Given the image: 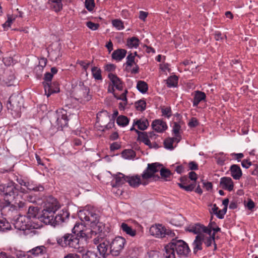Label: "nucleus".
<instances>
[{
	"instance_id": "f257e3e1",
	"label": "nucleus",
	"mask_w": 258,
	"mask_h": 258,
	"mask_svg": "<svg viewBox=\"0 0 258 258\" xmlns=\"http://www.w3.org/2000/svg\"><path fill=\"white\" fill-rule=\"evenodd\" d=\"M161 166L158 163H153L148 164L146 169L142 174V177L143 180H147L151 178H153L154 180H157L160 178L164 179L165 181H170L172 173L171 171L165 168H162L160 170L161 177L155 175V173L159 170V168Z\"/></svg>"
},
{
	"instance_id": "f03ea898",
	"label": "nucleus",
	"mask_w": 258,
	"mask_h": 258,
	"mask_svg": "<svg viewBox=\"0 0 258 258\" xmlns=\"http://www.w3.org/2000/svg\"><path fill=\"white\" fill-rule=\"evenodd\" d=\"M19 185L11 181L0 184V195L4 198V201H13L18 195Z\"/></svg>"
},
{
	"instance_id": "7ed1b4c3",
	"label": "nucleus",
	"mask_w": 258,
	"mask_h": 258,
	"mask_svg": "<svg viewBox=\"0 0 258 258\" xmlns=\"http://www.w3.org/2000/svg\"><path fill=\"white\" fill-rule=\"evenodd\" d=\"M165 249L169 254L170 250H172L174 255L175 250L178 255L183 257L187 256L190 252L187 244L182 240L172 239V241L165 247Z\"/></svg>"
},
{
	"instance_id": "20e7f679",
	"label": "nucleus",
	"mask_w": 258,
	"mask_h": 258,
	"mask_svg": "<svg viewBox=\"0 0 258 258\" xmlns=\"http://www.w3.org/2000/svg\"><path fill=\"white\" fill-rule=\"evenodd\" d=\"M80 237L74 233H66L61 237L56 238L57 244L62 247L79 249L80 248Z\"/></svg>"
},
{
	"instance_id": "39448f33",
	"label": "nucleus",
	"mask_w": 258,
	"mask_h": 258,
	"mask_svg": "<svg viewBox=\"0 0 258 258\" xmlns=\"http://www.w3.org/2000/svg\"><path fill=\"white\" fill-rule=\"evenodd\" d=\"M75 98L82 103H85L92 98L90 95V89L84 82L79 81L74 88Z\"/></svg>"
},
{
	"instance_id": "423d86ee",
	"label": "nucleus",
	"mask_w": 258,
	"mask_h": 258,
	"mask_svg": "<svg viewBox=\"0 0 258 258\" xmlns=\"http://www.w3.org/2000/svg\"><path fill=\"white\" fill-rule=\"evenodd\" d=\"M11 201H4V204L1 209L2 214L11 220L19 216L18 207L11 204Z\"/></svg>"
},
{
	"instance_id": "0eeeda50",
	"label": "nucleus",
	"mask_w": 258,
	"mask_h": 258,
	"mask_svg": "<svg viewBox=\"0 0 258 258\" xmlns=\"http://www.w3.org/2000/svg\"><path fill=\"white\" fill-rule=\"evenodd\" d=\"M23 104V99L21 95L19 94H12L9 98L7 103V107L9 110L14 111L17 113L21 111V107Z\"/></svg>"
},
{
	"instance_id": "6e6552de",
	"label": "nucleus",
	"mask_w": 258,
	"mask_h": 258,
	"mask_svg": "<svg viewBox=\"0 0 258 258\" xmlns=\"http://www.w3.org/2000/svg\"><path fill=\"white\" fill-rule=\"evenodd\" d=\"M149 231L152 235L158 238H163L166 235L173 237L174 235V234L170 230L166 229L161 224H156L152 226Z\"/></svg>"
},
{
	"instance_id": "1a4fd4ad",
	"label": "nucleus",
	"mask_w": 258,
	"mask_h": 258,
	"mask_svg": "<svg viewBox=\"0 0 258 258\" xmlns=\"http://www.w3.org/2000/svg\"><path fill=\"white\" fill-rule=\"evenodd\" d=\"M125 243V239L120 236L116 237L113 239L111 242H110L111 255L118 256L122 251Z\"/></svg>"
},
{
	"instance_id": "9d476101",
	"label": "nucleus",
	"mask_w": 258,
	"mask_h": 258,
	"mask_svg": "<svg viewBox=\"0 0 258 258\" xmlns=\"http://www.w3.org/2000/svg\"><path fill=\"white\" fill-rule=\"evenodd\" d=\"M79 217L81 221L90 223V226L92 224H95L99 221L98 215L89 210L80 211Z\"/></svg>"
},
{
	"instance_id": "9b49d317",
	"label": "nucleus",
	"mask_w": 258,
	"mask_h": 258,
	"mask_svg": "<svg viewBox=\"0 0 258 258\" xmlns=\"http://www.w3.org/2000/svg\"><path fill=\"white\" fill-rule=\"evenodd\" d=\"M25 218V217L20 216V215L15 218L13 220V224L15 227L17 229L23 231H25L27 229H36L37 228V226L36 225L26 223Z\"/></svg>"
},
{
	"instance_id": "f8f14e48",
	"label": "nucleus",
	"mask_w": 258,
	"mask_h": 258,
	"mask_svg": "<svg viewBox=\"0 0 258 258\" xmlns=\"http://www.w3.org/2000/svg\"><path fill=\"white\" fill-rule=\"evenodd\" d=\"M97 122L102 126H104L106 129L111 128L114 125V120L106 124L107 122L110 120V115L107 111H103L99 112L97 115Z\"/></svg>"
},
{
	"instance_id": "ddd939ff",
	"label": "nucleus",
	"mask_w": 258,
	"mask_h": 258,
	"mask_svg": "<svg viewBox=\"0 0 258 258\" xmlns=\"http://www.w3.org/2000/svg\"><path fill=\"white\" fill-rule=\"evenodd\" d=\"M54 212L49 211L43 209L42 211V214L40 216L38 217V218L40 220L43 222L44 224L47 225L50 224L51 225L55 226V217L54 216Z\"/></svg>"
},
{
	"instance_id": "4468645a",
	"label": "nucleus",
	"mask_w": 258,
	"mask_h": 258,
	"mask_svg": "<svg viewBox=\"0 0 258 258\" xmlns=\"http://www.w3.org/2000/svg\"><path fill=\"white\" fill-rule=\"evenodd\" d=\"M97 249L103 258H107L109 255L111 254L110 242L106 239L101 241L97 245Z\"/></svg>"
},
{
	"instance_id": "2eb2a0df",
	"label": "nucleus",
	"mask_w": 258,
	"mask_h": 258,
	"mask_svg": "<svg viewBox=\"0 0 258 258\" xmlns=\"http://www.w3.org/2000/svg\"><path fill=\"white\" fill-rule=\"evenodd\" d=\"M59 208L60 205L55 198L52 196H49L47 198L44 209L55 212Z\"/></svg>"
},
{
	"instance_id": "dca6fc26",
	"label": "nucleus",
	"mask_w": 258,
	"mask_h": 258,
	"mask_svg": "<svg viewBox=\"0 0 258 258\" xmlns=\"http://www.w3.org/2000/svg\"><path fill=\"white\" fill-rule=\"evenodd\" d=\"M187 230L198 235H202V232L207 233L209 235L211 234V229L200 224H197L189 228Z\"/></svg>"
},
{
	"instance_id": "f3484780",
	"label": "nucleus",
	"mask_w": 258,
	"mask_h": 258,
	"mask_svg": "<svg viewBox=\"0 0 258 258\" xmlns=\"http://www.w3.org/2000/svg\"><path fill=\"white\" fill-rule=\"evenodd\" d=\"M45 94L48 97L52 93H57L59 91L58 84L56 82L52 84L48 82H43Z\"/></svg>"
},
{
	"instance_id": "a211bd4d",
	"label": "nucleus",
	"mask_w": 258,
	"mask_h": 258,
	"mask_svg": "<svg viewBox=\"0 0 258 258\" xmlns=\"http://www.w3.org/2000/svg\"><path fill=\"white\" fill-rule=\"evenodd\" d=\"M54 115L56 118V121L58 126L63 127L67 125L68 119L66 111L57 112Z\"/></svg>"
},
{
	"instance_id": "6ab92c4d",
	"label": "nucleus",
	"mask_w": 258,
	"mask_h": 258,
	"mask_svg": "<svg viewBox=\"0 0 258 258\" xmlns=\"http://www.w3.org/2000/svg\"><path fill=\"white\" fill-rule=\"evenodd\" d=\"M84 226L83 224L77 223L72 229V233L76 234L79 236L80 238H85V239H87L89 238V236L84 232Z\"/></svg>"
},
{
	"instance_id": "aec40b11",
	"label": "nucleus",
	"mask_w": 258,
	"mask_h": 258,
	"mask_svg": "<svg viewBox=\"0 0 258 258\" xmlns=\"http://www.w3.org/2000/svg\"><path fill=\"white\" fill-rule=\"evenodd\" d=\"M220 186L225 190L229 191L233 189L234 183L231 178L229 177H223L220 179Z\"/></svg>"
},
{
	"instance_id": "412c9836",
	"label": "nucleus",
	"mask_w": 258,
	"mask_h": 258,
	"mask_svg": "<svg viewBox=\"0 0 258 258\" xmlns=\"http://www.w3.org/2000/svg\"><path fill=\"white\" fill-rule=\"evenodd\" d=\"M108 78L112 83V86L120 91L123 89V83L122 81L115 75L112 73L108 74Z\"/></svg>"
},
{
	"instance_id": "4be33fe9",
	"label": "nucleus",
	"mask_w": 258,
	"mask_h": 258,
	"mask_svg": "<svg viewBox=\"0 0 258 258\" xmlns=\"http://www.w3.org/2000/svg\"><path fill=\"white\" fill-rule=\"evenodd\" d=\"M90 227L91 235L94 234L96 235L97 234H99L100 235H101V233L104 232L105 229V224L99 221H97L96 223L92 224Z\"/></svg>"
},
{
	"instance_id": "5701e85b",
	"label": "nucleus",
	"mask_w": 258,
	"mask_h": 258,
	"mask_svg": "<svg viewBox=\"0 0 258 258\" xmlns=\"http://www.w3.org/2000/svg\"><path fill=\"white\" fill-rule=\"evenodd\" d=\"M152 126L154 130L159 133L165 131L167 128L166 122L160 119L154 120Z\"/></svg>"
},
{
	"instance_id": "b1692460",
	"label": "nucleus",
	"mask_w": 258,
	"mask_h": 258,
	"mask_svg": "<svg viewBox=\"0 0 258 258\" xmlns=\"http://www.w3.org/2000/svg\"><path fill=\"white\" fill-rule=\"evenodd\" d=\"M30 252H31L33 255L35 256L39 255L40 254V256H43L42 258H48L47 249L43 245L34 247L32 249Z\"/></svg>"
},
{
	"instance_id": "393cba45",
	"label": "nucleus",
	"mask_w": 258,
	"mask_h": 258,
	"mask_svg": "<svg viewBox=\"0 0 258 258\" xmlns=\"http://www.w3.org/2000/svg\"><path fill=\"white\" fill-rule=\"evenodd\" d=\"M126 182H127L131 186L134 187L138 186L140 184H142L143 185H146L148 184L147 182H142L140 177L138 175L133 176H126Z\"/></svg>"
},
{
	"instance_id": "a878e982",
	"label": "nucleus",
	"mask_w": 258,
	"mask_h": 258,
	"mask_svg": "<svg viewBox=\"0 0 258 258\" xmlns=\"http://www.w3.org/2000/svg\"><path fill=\"white\" fill-rule=\"evenodd\" d=\"M204 239V236L203 235H197L196 236L192 243L194 246L193 251L195 254H196L199 250L202 249V244Z\"/></svg>"
},
{
	"instance_id": "bb28decb",
	"label": "nucleus",
	"mask_w": 258,
	"mask_h": 258,
	"mask_svg": "<svg viewBox=\"0 0 258 258\" xmlns=\"http://www.w3.org/2000/svg\"><path fill=\"white\" fill-rule=\"evenodd\" d=\"M231 175L235 180H239L242 176V173L240 167L236 164L232 165L230 168Z\"/></svg>"
},
{
	"instance_id": "cd10ccee",
	"label": "nucleus",
	"mask_w": 258,
	"mask_h": 258,
	"mask_svg": "<svg viewBox=\"0 0 258 258\" xmlns=\"http://www.w3.org/2000/svg\"><path fill=\"white\" fill-rule=\"evenodd\" d=\"M70 214L67 210L60 211L55 217V224L61 223L69 217Z\"/></svg>"
},
{
	"instance_id": "c85d7f7f",
	"label": "nucleus",
	"mask_w": 258,
	"mask_h": 258,
	"mask_svg": "<svg viewBox=\"0 0 258 258\" xmlns=\"http://www.w3.org/2000/svg\"><path fill=\"white\" fill-rule=\"evenodd\" d=\"M115 183H112V187H118L122 185L125 181H126L127 178L126 176H125L122 173L119 172L115 175Z\"/></svg>"
},
{
	"instance_id": "c756f323",
	"label": "nucleus",
	"mask_w": 258,
	"mask_h": 258,
	"mask_svg": "<svg viewBox=\"0 0 258 258\" xmlns=\"http://www.w3.org/2000/svg\"><path fill=\"white\" fill-rule=\"evenodd\" d=\"M126 53V50L124 49H118L113 52L112 57L116 60L120 61L125 57Z\"/></svg>"
},
{
	"instance_id": "7c9ffc66",
	"label": "nucleus",
	"mask_w": 258,
	"mask_h": 258,
	"mask_svg": "<svg viewBox=\"0 0 258 258\" xmlns=\"http://www.w3.org/2000/svg\"><path fill=\"white\" fill-rule=\"evenodd\" d=\"M120 229L123 232L131 236L134 237L136 235V231L133 229L131 226H128L125 223H121Z\"/></svg>"
},
{
	"instance_id": "2f4dec72",
	"label": "nucleus",
	"mask_w": 258,
	"mask_h": 258,
	"mask_svg": "<svg viewBox=\"0 0 258 258\" xmlns=\"http://www.w3.org/2000/svg\"><path fill=\"white\" fill-rule=\"evenodd\" d=\"M206 98V94L205 93L197 91L194 97L193 105L194 106H197L199 103Z\"/></svg>"
},
{
	"instance_id": "473e14b6",
	"label": "nucleus",
	"mask_w": 258,
	"mask_h": 258,
	"mask_svg": "<svg viewBox=\"0 0 258 258\" xmlns=\"http://www.w3.org/2000/svg\"><path fill=\"white\" fill-rule=\"evenodd\" d=\"M28 208L27 217L29 219L36 218L39 211L38 207L29 206Z\"/></svg>"
},
{
	"instance_id": "72a5a7b5",
	"label": "nucleus",
	"mask_w": 258,
	"mask_h": 258,
	"mask_svg": "<svg viewBox=\"0 0 258 258\" xmlns=\"http://www.w3.org/2000/svg\"><path fill=\"white\" fill-rule=\"evenodd\" d=\"M11 228V224L6 218H0V231L5 232Z\"/></svg>"
},
{
	"instance_id": "f704fd0d",
	"label": "nucleus",
	"mask_w": 258,
	"mask_h": 258,
	"mask_svg": "<svg viewBox=\"0 0 258 258\" xmlns=\"http://www.w3.org/2000/svg\"><path fill=\"white\" fill-rule=\"evenodd\" d=\"M181 126L178 123L174 122L173 126V133L175 135V140L177 141V143H178L181 139V136L179 134V131Z\"/></svg>"
},
{
	"instance_id": "c9c22d12",
	"label": "nucleus",
	"mask_w": 258,
	"mask_h": 258,
	"mask_svg": "<svg viewBox=\"0 0 258 258\" xmlns=\"http://www.w3.org/2000/svg\"><path fill=\"white\" fill-rule=\"evenodd\" d=\"M137 125L139 130L144 131L148 126L149 122L147 119L143 120L139 119L134 122V125Z\"/></svg>"
},
{
	"instance_id": "e433bc0d",
	"label": "nucleus",
	"mask_w": 258,
	"mask_h": 258,
	"mask_svg": "<svg viewBox=\"0 0 258 258\" xmlns=\"http://www.w3.org/2000/svg\"><path fill=\"white\" fill-rule=\"evenodd\" d=\"M127 93V90H125L124 92L122 93L119 96H118L115 93H114V97L117 99L121 100L124 101V103H120L119 105L120 107L124 108V106L127 103L126 94Z\"/></svg>"
},
{
	"instance_id": "4c0bfd02",
	"label": "nucleus",
	"mask_w": 258,
	"mask_h": 258,
	"mask_svg": "<svg viewBox=\"0 0 258 258\" xmlns=\"http://www.w3.org/2000/svg\"><path fill=\"white\" fill-rule=\"evenodd\" d=\"M139 44V40L136 37H133L127 40V45L130 48H137Z\"/></svg>"
},
{
	"instance_id": "58836bf2",
	"label": "nucleus",
	"mask_w": 258,
	"mask_h": 258,
	"mask_svg": "<svg viewBox=\"0 0 258 258\" xmlns=\"http://www.w3.org/2000/svg\"><path fill=\"white\" fill-rule=\"evenodd\" d=\"M137 88L140 92L145 93L148 90V84L144 81H139L137 83Z\"/></svg>"
},
{
	"instance_id": "ea45409f",
	"label": "nucleus",
	"mask_w": 258,
	"mask_h": 258,
	"mask_svg": "<svg viewBox=\"0 0 258 258\" xmlns=\"http://www.w3.org/2000/svg\"><path fill=\"white\" fill-rule=\"evenodd\" d=\"M146 135L147 137H145L146 139H143V143L146 145H150V139L151 140L155 139L156 138L157 135L154 132H146Z\"/></svg>"
},
{
	"instance_id": "a19ab883",
	"label": "nucleus",
	"mask_w": 258,
	"mask_h": 258,
	"mask_svg": "<svg viewBox=\"0 0 258 258\" xmlns=\"http://www.w3.org/2000/svg\"><path fill=\"white\" fill-rule=\"evenodd\" d=\"M166 81L168 87H175L178 83V78L176 76H170L168 78Z\"/></svg>"
},
{
	"instance_id": "79ce46f5",
	"label": "nucleus",
	"mask_w": 258,
	"mask_h": 258,
	"mask_svg": "<svg viewBox=\"0 0 258 258\" xmlns=\"http://www.w3.org/2000/svg\"><path fill=\"white\" fill-rule=\"evenodd\" d=\"M47 59L45 58H41L39 61L38 65L35 68V71L36 72L39 71L40 73H41L43 68L46 66L47 63Z\"/></svg>"
},
{
	"instance_id": "37998d69",
	"label": "nucleus",
	"mask_w": 258,
	"mask_h": 258,
	"mask_svg": "<svg viewBox=\"0 0 258 258\" xmlns=\"http://www.w3.org/2000/svg\"><path fill=\"white\" fill-rule=\"evenodd\" d=\"M92 73L93 77L98 80H101L102 79L101 76V71L100 69L97 67H94L92 68Z\"/></svg>"
},
{
	"instance_id": "c03bdc74",
	"label": "nucleus",
	"mask_w": 258,
	"mask_h": 258,
	"mask_svg": "<svg viewBox=\"0 0 258 258\" xmlns=\"http://www.w3.org/2000/svg\"><path fill=\"white\" fill-rule=\"evenodd\" d=\"M128 122L129 120L128 118L123 115L119 116L116 119L117 123L122 126L126 125L128 123Z\"/></svg>"
},
{
	"instance_id": "a18cd8bd",
	"label": "nucleus",
	"mask_w": 258,
	"mask_h": 258,
	"mask_svg": "<svg viewBox=\"0 0 258 258\" xmlns=\"http://www.w3.org/2000/svg\"><path fill=\"white\" fill-rule=\"evenodd\" d=\"M135 105L136 108L139 111H143L146 109V103L144 100H140L136 102Z\"/></svg>"
},
{
	"instance_id": "49530a36",
	"label": "nucleus",
	"mask_w": 258,
	"mask_h": 258,
	"mask_svg": "<svg viewBox=\"0 0 258 258\" xmlns=\"http://www.w3.org/2000/svg\"><path fill=\"white\" fill-rule=\"evenodd\" d=\"M174 141H176L177 142V141L175 140V137L169 138L165 139L164 142L165 148L168 149H173V143Z\"/></svg>"
},
{
	"instance_id": "de8ad7c7",
	"label": "nucleus",
	"mask_w": 258,
	"mask_h": 258,
	"mask_svg": "<svg viewBox=\"0 0 258 258\" xmlns=\"http://www.w3.org/2000/svg\"><path fill=\"white\" fill-rule=\"evenodd\" d=\"M136 155L135 152L132 149L125 150L122 152V156L125 159H131Z\"/></svg>"
},
{
	"instance_id": "09e8293b",
	"label": "nucleus",
	"mask_w": 258,
	"mask_h": 258,
	"mask_svg": "<svg viewBox=\"0 0 258 258\" xmlns=\"http://www.w3.org/2000/svg\"><path fill=\"white\" fill-rule=\"evenodd\" d=\"M179 187L187 191H191L193 190L196 186V182H192L189 184H183V183H178Z\"/></svg>"
},
{
	"instance_id": "8fccbe9b",
	"label": "nucleus",
	"mask_w": 258,
	"mask_h": 258,
	"mask_svg": "<svg viewBox=\"0 0 258 258\" xmlns=\"http://www.w3.org/2000/svg\"><path fill=\"white\" fill-rule=\"evenodd\" d=\"M112 24L113 27H115L117 30H120L124 28L123 22L118 19H115L112 21Z\"/></svg>"
},
{
	"instance_id": "3c124183",
	"label": "nucleus",
	"mask_w": 258,
	"mask_h": 258,
	"mask_svg": "<svg viewBox=\"0 0 258 258\" xmlns=\"http://www.w3.org/2000/svg\"><path fill=\"white\" fill-rule=\"evenodd\" d=\"M127 61L125 63L127 67H131L133 63H135V55H134L132 53L129 54L126 57Z\"/></svg>"
},
{
	"instance_id": "603ef678",
	"label": "nucleus",
	"mask_w": 258,
	"mask_h": 258,
	"mask_svg": "<svg viewBox=\"0 0 258 258\" xmlns=\"http://www.w3.org/2000/svg\"><path fill=\"white\" fill-rule=\"evenodd\" d=\"M85 7L89 11L93 10L95 7L94 0H85Z\"/></svg>"
},
{
	"instance_id": "864d4df0",
	"label": "nucleus",
	"mask_w": 258,
	"mask_h": 258,
	"mask_svg": "<svg viewBox=\"0 0 258 258\" xmlns=\"http://www.w3.org/2000/svg\"><path fill=\"white\" fill-rule=\"evenodd\" d=\"M86 26L92 30H96L99 27V24L98 23H94L91 21L86 22Z\"/></svg>"
},
{
	"instance_id": "5fc2aeb1",
	"label": "nucleus",
	"mask_w": 258,
	"mask_h": 258,
	"mask_svg": "<svg viewBox=\"0 0 258 258\" xmlns=\"http://www.w3.org/2000/svg\"><path fill=\"white\" fill-rule=\"evenodd\" d=\"M83 258H97V255L94 251L88 250L85 254H83Z\"/></svg>"
},
{
	"instance_id": "6e6d98bb",
	"label": "nucleus",
	"mask_w": 258,
	"mask_h": 258,
	"mask_svg": "<svg viewBox=\"0 0 258 258\" xmlns=\"http://www.w3.org/2000/svg\"><path fill=\"white\" fill-rule=\"evenodd\" d=\"M16 255L17 258H33L32 256L26 254L24 251H18L16 252Z\"/></svg>"
},
{
	"instance_id": "4d7b16f0",
	"label": "nucleus",
	"mask_w": 258,
	"mask_h": 258,
	"mask_svg": "<svg viewBox=\"0 0 258 258\" xmlns=\"http://www.w3.org/2000/svg\"><path fill=\"white\" fill-rule=\"evenodd\" d=\"M135 131L138 135V140H140L143 142V139H146L145 137H147L146 132H142L136 129Z\"/></svg>"
},
{
	"instance_id": "13d9d810",
	"label": "nucleus",
	"mask_w": 258,
	"mask_h": 258,
	"mask_svg": "<svg viewBox=\"0 0 258 258\" xmlns=\"http://www.w3.org/2000/svg\"><path fill=\"white\" fill-rule=\"evenodd\" d=\"M210 236V237L207 239L205 242L207 247L210 246L213 242H215V233H211Z\"/></svg>"
},
{
	"instance_id": "bf43d9fd",
	"label": "nucleus",
	"mask_w": 258,
	"mask_h": 258,
	"mask_svg": "<svg viewBox=\"0 0 258 258\" xmlns=\"http://www.w3.org/2000/svg\"><path fill=\"white\" fill-rule=\"evenodd\" d=\"M199 124V122L198 121V120L195 118L192 117L189 121L188 124V126L190 127H194L197 126Z\"/></svg>"
},
{
	"instance_id": "052dcab7",
	"label": "nucleus",
	"mask_w": 258,
	"mask_h": 258,
	"mask_svg": "<svg viewBox=\"0 0 258 258\" xmlns=\"http://www.w3.org/2000/svg\"><path fill=\"white\" fill-rule=\"evenodd\" d=\"M241 165L243 168L247 169L251 165V162L249 159L243 160L241 162Z\"/></svg>"
},
{
	"instance_id": "680f3d73",
	"label": "nucleus",
	"mask_w": 258,
	"mask_h": 258,
	"mask_svg": "<svg viewBox=\"0 0 258 258\" xmlns=\"http://www.w3.org/2000/svg\"><path fill=\"white\" fill-rule=\"evenodd\" d=\"M52 77L53 74H51L50 73L47 72L45 73L44 78L45 80L44 82L51 83Z\"/></svg>"
},
{
	"instance_id": "e2e57ef3",
	"label": "nucleus",
	"mask_w": 258,
	"mask_h": 258,
	"mask_svg": "<svg viewBox=\"0 0 258 258\" xmlns=\"http://www.w3.org/2000/svg\"><path fill=\"white\" fill-rule=\"evenodd\" d=\"M188 167L191 170H196L198 169V164L194 161H191L188 163Z\"/></svg>"
},
{
	"instance_id": "0e129e2a",
	"label": "nucleus",
	"mask_w": 258,
	"mask_h": 258,
	"mask_svg": "<svg viewBox=\"0 0 258 258\" xmlns=\"http://www.w3.org/2000/svg\"><path fill=\"white\" fill-rule=\"evenodd\" d=\"M78 63L82 66L85 70H87L90 64V62H86L84 60H79L78 61Z\"/></svg>"
},
{
	"instance_id": "69168bd1",
	"label": "nucleus",
	"mask_w": 258,
	"mask_h": 258,
	"mask_svg": "<svg viewBox=\"0 0 258 258\" xmlns=\"http://www.w3.org/2000/svg\"><path fill=\"white\" fill-rule=\"evenodd\" d=\"M18 207V210L19 209H24V208H27L28 207L29 205L27 203V202L20 201L18 203V206H17Z\"/></svg>"
},
{
	"instance_id": "338daca9",
	"label": "nucleus",
	"mask_w": 258,
	"mask_h": 258,
	"mask_svg": "<svg viewBox=\"0 0 258 258\" xmlns=\"http://www.w3.org/2000/svg\"><path fill=\"white\" fill-rule=\"evenodd\" d=\"M26 202H27L28 204L29 203H34L36 202V198L32 196H27Z\"/></svg>"
},
{
	"instance_id": "774afa93",
	"label": "nucleus",
	"mask_w": 258,
	"mask_h": 258,
	"mask_svg": "<svg viewBox=\"0 0 258 258\" xmlns=\"http://www.w3.org/2000/svg\"><path fill=\"white\" fill-rule=\"evenodd\" d=\"M63 258H81V256L76 253H70L65 255Z\"/></svg>"
}]
</instances>
